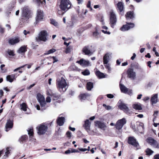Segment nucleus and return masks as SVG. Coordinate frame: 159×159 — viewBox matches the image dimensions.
I'll return each mask as SVG.
<instances>
[{
	"label": "nucleus",
	"instance_id": "6e6552de",
	"mask_svg": "<svg viewBox=\"0 0 159 159\" xmlns=\"http://www.w3.org/2000/svg\"><path fill=\"white\" fill-rule=\"evenodd\" d=\"M118 104V107L120 110H123L127 114L129 113V109L126 104L120 101L119 102Z\"/></svg>",
	"mask_w": 159,
	"mask_h": 159
},
{
	"label": "nucleus",
	"instance_id": "09e8293b",
	"mask_svg": "<svg viewBox=\"0 0 159 159\" xmlns=\"http://www.w3.org/2000/svg\"><path fill=\"white\" fill-rule=\"evenodd\" d=\"M106 64V65H105V67L106 68V69H107L108 72H110L111 70V67L110 66L109 64H107H107Z\"/></svg>",
	"mask_w": 159,
	"mask_h": 159
},
{
	"label": "nucleus",
	"instance_id": "2eb2a0df",
	"mask_svg": "<svg viewBox=\"0 0 159 159\" xmlns=\"http://www.w3.org/2000/svg\"><path fill=\"white\" fill-rule=\"evenodd\" d=\"M95 125L96 126L102 129L105 130L107 126L104 122L100 121H96L95 122Z\"/></svg>",
	"mask_w": 159,
	"mask_h": 159
},
{
	"label": "nucleus",
	"instance_id": "8fccbe9b",
	"mask_svg": "<svg viewBox=\"0 0 159 159\" xmlns=\"http://www.w3.org/2000/svg\"><path fill=\"white\" fill-rule=\"evenodd\" d=\"M33 1L38 6H39L42 3L41 0H33Z\"/></svg>",
	"mask_w": 159,
	"mask_h": 159
},
{
	"label": "nucleus",
	"instance_id": "4c0bfd02",
	"mask_svg": "<svg viewBox=\"0 0 159 159\" xmlns=\"http://www.w3.org/2000/svg\"><path fill=\"white\" fill-rule=\"evenodd\" d=\"M28 138V136L27 135H24L22 136L20 139L19 140L20 142H21L22 143L24 142H25Z\"/></svg>",
	"mask_w": 159,
	"mask_h": 159
},
{
	"label": "nucleus",
	"instance_id": "473e14b6",
	"mask_svg": "<svg viewBox=\"0 0 159 159\" xmlns=\"http://www.w3.org/2000/svg\"><path fill=\"white\" fill-rule=\"evenodd\" d=\"M86 87L88 90H90L93 88V83L91 82H87Z\"/></svg>",
	"mask_w": 159,
	"mask_h": 159
},
{
	"label": "nucleus",
	"instance_id": "a211bd4d",
	"mask_svg": "<svg viewBox=\"0 0 159 159\" xmlns=\"http://www.w3.org/2000/svg\"><path fill=\"white\" fill-rule=\"evenodd\" d=\"M20 41V39L18 37H15L10 39L8 41L9 43L11 45H13L18 43Z\"/></svg>",
	"mask_w": 159,
	"mask_h": 159
},
{
	"label": "nucleus",
	"instance_id": "e433bc0d",
	"mask_svg": "<svg viewBox=\"0 0 159 159\" xmlns=\"http://www.w3.org/2000/svg\"><path fill=\"white\" fill-rule=\"evenodd\" d=\"M89 96V94L87 93L82 94H80V99L82 100L85 99L87 97Z\"/></svg>",
	"mask_w": 159,
	"mask_h": 159
},
{
	"label": "nucleus",
	"instance_id": "1a4fd4ad",
	"mask_svg": "<svg viewBox=\"0 0 159 159\" xmlns=\"http://www.w3.org/2000/svg\"><path fill=\"white\" fill-rule=\"evenodd\" d=\"M127 77L132 80H134L136 78V72L132 68H129L127 71Z\"/></svg>",
	"mask_w": 159,
	"mask_h": 159
},
{
	"label": "nucleus",
	"instance_id": "ddd939ff",
	"mask_svg": "<svg viewBox=\"0 0 159 159\" xmlns=\"http://www.w3.org/2000/svg\"><path fill=\"white\" fill-rule=\"evenodd\" d=\"M128 142L129 144L136 147L139 146V144L138 142L136 141V139L133 137H129Z\"/></svg>",
	"mask_w": 159,
	"mask_h": 159
},
{
	"label": "nucleus",
	"instance_id": "cd10ccee",
	"mask_svg": "<svg viewBox=\"0 0 159 159\" xmlns=\"http://www.w3.org/2000/svg\"><path fill=\"white\" fill-rule=\"evenodd\" d=\"M3 152H5V154L4 155V157H8V156L11 154V150L10 148L7 147L5 149L2 150Z\"/></svg>",
	"mask_w": 159,
	"mask_h": 159
},
{
	"label": "nucleus",
	"instance_id": "f704fd0d",
	"mask_svg": "<svg viewBox=\"0 0 159 159\" xmlns=\"http://www.w3.org/2000/svg\"><path fill=\"white\" fill-rule=\"evenodd\" d=\"M133 108L136 110H141L142 107L140 104H135L133 105Z\"/></svg>",
	"mask_w": 159,
	"mask_h": 159
},
{
	"label": "nucleus",
	"instance_id": "864d4df0",
	"mask_svg": "<svg viewBox=\"0 0 159 159\" xmlns=\"http://www.w3.org/2000/svg\"><path fill=\"white\" fill-rule=\"evenodd\" d=\"M87 7L88 8H89L91 11L92 10V8L91 7V2L90 1H89L88 2Z\"/></svg>",
	"mask_w": 159,
	"mask_h": 159
},
{
	"label": "nucleus",
	"instance_id": "5701e85b",
	"mask_svg": "<svg viewBox=\"0 0 159 159\" xmlns=\"http://www.w3.org/2000/svg\"><path fill=\"white\" fill-rule=\"evenodd\" d=\"M117 10L120 12H122L124 11V7L123 3L121 2H119L117 4Z\"/></svg>",
	"mask_w": 159,
	"mask_h": 159
},
{
	"label": "nucleus",
	"instance_id": "dca6fc26",
	"mask_svg": "<svg viewBox=\"0 0 159 159\" xmlns=\"http://www.w3.org/2000/svg\"><path fill=\"white\" fill-rule=\"evenodd\" d=\"M76 63L79 64L82 66H87L90 65V63L89 61L85 60L83 59H81L79 61H77Z\"/></svg>",
	"mask_w": 159,
	"mask_h": 159
},
{
	"label": "nucleus",
	"instance_id": "c9c22d12",
	"mask_svg": "<svg viewBox=\"0 0 159 159\" xmlns=\"http://www.w3.org/2000/svg\"><path fill=\"white\" fill-rule=\"evenodd\" d=\"M137 125H138V128L141 131H143L144 129V124L143 123L140 122H137Z\"/></svg>",
	"mask_w": 159,
	"mask_h": 159
},
{
	"label": "nucleus",
	"instance_id": "4d7b16f0",
	"mask_svg": "<svg viewBox=\"0 0 159 159\" xmlns=\"http://www.w3.org/2000/svg\"><path fill=\"white\" fill-rule=\"evenodd\" d=\"M71 133L70 132V131H68L66 133V135H67V137L69 138H70L71 137Z\"/></svg>",
	"mask_w": 159,
	"mask_h": 159
},
{
	"label": "nucleus",
	"instance_id": "c85d7f7f",
	"mask_svg": "<svg viewBox=\"0 0 159 159\" xmlns=\"http://www.w3.org/2000/svg\"><path fill=\"white\" fill-rule=\"evenodd\" d=\"M25 12L26 13H31V10H30L28 6H25L22 9V12Z\"/></svg>",
	"mask_w": 159,
	"mask_h": 159
},
{
	"label": "nucleus",
	"instance_id": "b1692460",
	"mask_svg": "<svg viewBox=\"0 0 159 159\" xmlns=\"http://www.w3.org/2000/svg\"><path fill=\"white\" fill-rule=\"evenodd\" d=\"M147 142L149 143L150 145H157L156 147L158 148V144H157V142L155 140L151 138H148L147 139Z\"/></svg>",
	"mask_w": 159,
	"mask_h": 159
},
{
	"label": "nucleus",
	"instance_id": "ea45409f",
	"mask_svg": "<svg viewBox=\"0 0 159 159\" xmlns=\"http://www.w3.org/2000/svg\"><path fill=\"white\" fill-rule=\"evenodd\" d=\"M7 52L10 56H13L15 55L14 54V52L13 50L8 49L7 50Z\"/></svg>",
	"mask_w": 159,
	"mask_h": 159
},
{
	"label": "nucleus",
	"instance_id": "2f4dec72",
	"mask_svg": "<svg viewBox=\"0 0 159 159\" xmlns=\"http://www.w3.org/2000/svg\"><path fill=\"white\" fill-rule=\"evenodd\" d=\"M26 47L25 46L21 47L18 50L17 52L19 53L25 52L26 51Z\"/></svg>",
	"mask_w": 159,
	"mask_h": 159
},
{
	"label": "nucleus",
	"instance_id": "de8ad7c7",
	"mask_svg": "<svg viewBox=\"0 0 159 159\" xmlns=\"http://www.w3.org/2000/svg\"><path fill=\"white\" fill-rule=\"evenodd\" d=\"M28 134L30 137L33 136L34 134L33 129H30L29 130H28Z\"/></svg>",
	"mask_w": 159,
	"mask_h": 159
},
{
	"label": "nucleus",
	"instance_id": "412c9836",
	"mask_svg": "<svg viewBox=\"0 0 159 159\" xmlns=\"http://www.w3.org/2000/svg\"><path fill=\"white\" fill-rule=\"evenodd\" d=\"M56 121L57 124L60 126H61L63 125L65 122V118L63 117H59L57 118Z\"/></svg>",
	"mask_w": 159,
	"mask_h": 159
},
{
	"label": "nucleus",
	"instance_id": "7c9ffc66",
	"mask_svg": "<svg viewBox=\"0 0 159 159\" xmlns=\"http://www.w3.org/2000/svg\"><path fill=\"white\" fill-rule=\"evenodd\" d=\"M60 97L59 94L57 93H52V97L54 100H57Z\"/></svg>",
	"mask_w": 159,
	"mask_h": 159
},
{
	"label": "nucleus",
	"instance_id": "bf43d9fd",
	"mask_svg": "<svg viewBox=\"0 0 159 159\" xmlns=\"http://www.w3.org/2000/svg\"><path fill=\"white\" fill-rule=\"evenodd\" d=\"M52 58L53 59V63L57 62L58 61V60L57 58H56V57H52Z\"/></svg>",
	"mask_w": 159,
	"mask_h": 159
},
{
	"label": "nucleus",
	"instance_id": "37998d69",
	"mask_svg": "<svg viewBox=\"0 0 159 159\" xmlns=\"http://www.w3.org/2000/svg\"><path fill=\"white\" fill-rule=\"evenodd\" d=\"M56 51V50L55 49L52 48L48 51V52L47 53H44V54L45 55H48L49 54L54 52Z\"/></svg>",
	"mask_w": 159,
	"mask_h": 159
},
{
	"label": "nucleus",
	"instance_id": "72a5a7b5",
	"mask_svg": "<svg viewBox=\"0 0 159 159\" xmlns=\"http://www.w3.org/2000/svg\"><path fill=\"white\" fill-rule=\"evenodd\" d=\"M77 69V67L74 64H72L68 68V70L69 71L76 70Z\"/></svg>",
	"mask_w": 159,
	"mask_h": 159
},
{
	"label": "nucleus",
	"instance_id": "393cba45",
	"mask_svg": "<svg viewBox=\"0 0 159 159\" xmlns=\"http://www.w3.org/2000/svg\"><path fill=\"white\" fill-rule=\"evenodd\" d=\"M96 76L99 79H102L106 77L107 75H105L104 73L101 72L99 70L95 72Z\"/></svg>",
	"mask_w": 159,
	"mask_h": 159
},
{
	"label": "nucleus",
	"instance_id": "9d476101",
	"mask_svg": "<svg viewBox=\"0 0 159 159\" xmlns=\"http://www.w3.org/2000/svg\"><path fill=\"white\" fill-rule=\"evenodd\" d=\"M44 13L43 11L38 9L37 11L36 16V23H37L43 19Z\"/></svg>",
	"mask_w": 159,
	"mask_h": 159
},
{
	"label": "nucleus",
	"instance_id": "9b49d317",
	"mask_svg": "<svg viewBox=\"0 0 159 159\" xmlns=\"http://www.w3.org/2000/svg\"><path fill=\"white\" fill-rule=\"evenodd\" d=\"M134 26V24L131 23H127V24L124 25L121 27L120 30L122 31L128 30L131 28H133Z\"/></svg>",
	"mask_w": 159,
	"mask_h": 159
},
{
	"label": "nucleus",
	"instance_id": "0e129e2a",
	"mask_svg": "<svg viewBox=\"0 0 159 159\" xmlns=\"http://www.w3.org/2000/svg\"><path fill=\"white\" fill-rule=\"evenodd\" d=\"M23 33L25 35H26L28 34H29L30 33V32L29 31H27L26 30H24L23 31Z\"/></svg>",
	"mask_w": 159,
	"mask_h": 159
},
{
	"label": "nucleus",
	"instance_id": "f8f14e48",
	"mask_svg": "<svg viewBox=\"0 0 159 159\" xmlns=\"http://www.w3.org/2000/svg\"><path fill=\"white\" fill-rule=\"evenodd\" d=\"M32 15V13H26L25 12H22V21L25 22L31 17Z\"/></svg>",
	"mask_w": 159,
	"mask_h": 159
},
{
	"label": "nucleus",
	"instance_id": "6e6d98bb",
	"mask_svg": "<svg viewBox=\"0 0 159 159\" xmlns=\"http://www.w3.org/2000/svg\"><path fill=\"white\" fill-rule=\"evenodd\" d=\"M102 31L105 34H111L109 31H107V30H102Z\"/></svg>",
	"mask_w": 159,
	"mask_h": 159
},
{
	"label": "nucleus",
	"instance_id": "a19ab883",
	"mask_svg": "<svg viewBox=\"0 0 159 159\" xmlns=\"http://www.w3.org/2000/svg\"><path fill=\"white\" fill-rule=\"evenodd\" d=\"M6 80L10 83L12 82L14 80L11 76V75H9L7 76Z\"/></svg>",
	"mask_w": 159,
	"mask_h": 159
},
{
	"label": "nucleus",
	"instance_id": "774afa93",
	"mask_svg": "<svg viewBox=\"0 0 159 159\" xmlns=\"http://www.w3.org/2000/svg\"><path fill=\"white\" fill-rule=\"evenodd\" d=\"M157 113H158L157 111H156L154 112V113L153 114V116L154 117V119H155L156 118V116H157Z\"/></svg>",
	"mask_w": 159,
	"mask_h": 159
},
{
	"label": "nucleus",
	"instance_id": "680f3d73",
	"mask_svg": "<svg viewBox=\"0 0 159 159\" xmlns=\"http://www.w3.org/2000/svg\"><path fill=\"white\" fill-rule=\"evenodd\" d=\"M62 11V10H58L57 11L58 14L59 15H63L64 13Z\"/></svg>",
	"mask_w": 159,
	"mask_h": 159
},
{
	"label": "nucleus",
	"instance_id": "052dcab7",
	"mask_svg": "<svg viewBox=\"0 0 159 159\" xmlns=\"http://www.w3.org/2000/svg\"><path fill=\"white\" fill-rule=\"evenodd\" d=\"M107 97L110 98H112L114 97V96L111 94H109L107 95Z\"/></svg>",
	"mask_w": 159,
	"mask_h": 159
},
{
	"label": "nucleus",
	"instance_id": "0eeeda50",
	"mask_svg": "<svg viewBox=\"0 0 159 159\" xmlns=\"http://www.w3.org/2000/svg\"><path fill=\"white\" fill-rule=\"evenodd\" d=\"M126 122V120L125 118H123L118 120L115 125L116 129H122Z\"/></svg>",
	"mask_w": 159,
	"mask_h": 159
},
{
	"label": "nucleus",
	"instance_id": "f03ea898",
	"mask_svg": "<svg viewBox=\"0 0 159 159\" xmlns=\"http://www.w3.org/2000/svg\"><path fill=\"white\" fill-rule=\"evenodd\" d=\"M71 3L69 0H61L60 7L63 11H67L71 8Z\"/></svg>",
	"mask_w": 159,
	"mask_h": 159
},
{
	"label": "nucleus",
	"instance_id": "4468645a",
	"mask_svg": "<svg viewBox=\"0 0 159 159\" xmlns=\"http://www.w3.org/2000/svg\"><path fill=\"white\" fill-rule=\"evenodd\" d=\"M13 126V123L12 120L9 119L7 120L5 126V130L7 132L11 129Z\"/></svg>",
	"mask_w": 159,
	"mask_h": 159
},
{
	"label": "nucleus",
	"instance_id": "7ed1b4c3",
	"mask_svg": "<svg viewBox=\"0 0 159 159\" xmlns=\"http://www.w3.org/2000/svg\"><path fill=\"white\" fill-rule=\"evenodd\" d=\"M47 35L46 31L44 30L42 31L39 34L38 36L36 38V40L38 42L41 41L46 42L47 40Z\"/></svg>",
	"mask_w": 159,
	"mask_h": 159
},
{
	"label": "nucleus",
	"instance_id": "5fc2aeb1",
	"mask_svg": "<svg viewBox=\"0 0 159 159\" xmlns=\"http://www.w3.org/2000/svg\"><path fill=\"white\" fill-rule=\"evenodd\" d=\"M51 23L53 25H54L57 26L58 25V23L57 22H56L54 20H51Z\"/></svg>",
	"mask_w": 159,
	"mask_h": 159
},
{
	"label": "nucleus",
	"instance_id": "338daca9",
	"mask_svg": "<svg viewBox=\"0 0 159 159\" xmlns=\"http://www.w3.org/2000/svg\"><path fill=\"white\" fill-rule=\"evenodd\" d=\"M78 149L80 151H81L82 152H85L87 150V149L86 148H78Z\"/></svg>",
	"mask_w": 159,
	"mask_h": 159
},
{
	"label": "nucleus",
	"instance_id": "4be33fe9",
	"mask_svg": "<svg viewBox=\"0 0 159 159\" xmlns=\"http://www.w3.org/2000/svg\"><path fill=\"white\" fill-rule=\"evenodd\" d=\"M158 95L157 94H153L151 99V102L152 105L156 104L157 102Z\"/></svg>",
	"mask_w": 159,
	"mask_h": 159
},
{
	"label": "nucleus",
	"instance_id": "bb28decb",
	"mask_svg": "<svg viewBox=\"0 0 159 159\" xmlns=\"http://www.w3.org/2000/svg\"><path fill=\"white\" fill-rule=\"evenodd\" d=\"M120 87L122 92L126 93L128 91V89L126 88L123 84H120Z\"/></svg>",
	"mask_w": 159,
	"mask_h": 159
},
{
	"label": "nucleus",
	"instance_id": "aec40b11",
	"mask_svg": "<svg viewBox=\"0 0 159 159\" xmlns=\"http://www.w3.org/2000/svg\"><path fill=\"white\" fill-rule=\"evenodd\" d=\"M91 122L89 121V120L87 119L84 121V123L83 126L86 130L88 132L90 130Z\"/></svg>",
	"mask_w": 159,
	"mask_h": 159
},
{
	"label": "nucleus",
	"instance_id": "e2e57ef3",
	"mask_svg": "<svg viewBox=\"0 0 159 159\" xmlns=\"http://www.w3.org/2000/svg\"><path fill=\"white\" fill-rule=\"evenodd\" d=\"M154 159H159V154L155 155L154 157Z\"/></svg>",
	"mask_w": 159,
	"mask_h": 159
},
{
	"label": "nucleus",
	"instance_id": "f3484780",
	"mask_svg": "<svg viewBox=\"0 0 159 159\" xmlns=\"http://www.w3.org/2000/svg\"><path fill=\"white\" fill-rule=\"evenodd\" d=\"M111 53H106L103 57V64H107L111 58Z\"/></svg>",
	"mask_w": 159,
	"mask_h": 159
},
{
	"label": "nucleus",
	"instance_id": "69168bd1",
	"mask_svg": "<svg viewBox=\"0 0 159 159\" xmlns=\"http://www.w3.org/2000/svg\"><path fill=\"white\" fill-rule=\"evenodd\" d=\"M11 77L13 80H15L17 77V76H16V74H15L11 75Z\"/></svg>",
	"mask_w": 159,
	"mask_h": 159
},
{
	"label": "nucleus",
	"instance_id": "39448f33",
	"mask_svg": "<svg viewBox=\"0 0 159 159\" xmlns=\"http://www.w3.org/2000/svg\"><path fill=\"white\" fill-rule=\"evenodd\" d=\"M48 129V126L44 124L39 125L37 127L38 134L39 135L45 134L47 132Z\"/></svg>",
	"mask_w": 159,
	"mask_h": 159
},
{
	"label": "nucleus",
	"instance_id": "58836bf2",
	"mask_svg": "<svg viewBox=\"0 0 159 159\" xmlns=\"http://www.w3.org/2000/svg\"><path fill=\"white\" fill-rule=\"evenodd\" d=\"M146 154L147 155L150 156L152 155L153 153L154 152L151 149L149 148H148L146 149Z\"/></svg>",
	"mask_w": 159,
	"mask_h": 159
},
{
	"label": "nucleus",
	"instance_id": "c756f323",
	"mask_svg": "<svg viewBox=\"0 0 159 159\" xmlns=\"http://www.w3.org/2000/svg\"><path fill=\"white\" fill-rule=\"evenodd\" d=\"M20 109L24 111H26L27 106L25 103L23 102L22 104H21L20 105Z\"/></svg>",
	"mask_w": 159,
	"mask_h": 159
},
{
	"label": "nucleus",
	"instance_id": "423d86ee",
	"mask_svg": "<svg viewBox=\"0 0 159 159\" xmlns=\"http://www.w3.org/2000/svg\"><path fill=\"white\" fill-rule=\"evenodd\" d=\"M37 99L39 102L41 106V110L45 109L44 108H43V107H45L46 103L44 97L40 93H38L37 94Z\"/></svg>",
	"mask_w": 159,
	"mask_h": 159
},
{
	"label": "nucleus",
	"instance_id": "3c124183",
	"mask_svg": "<svg viewBox=\"0 0 159 159\" xmlns=\"http://www.w3.org/2000/svg\"><path fill=\"white\" fill-rule=\"evenodd\" d=\"M93 35L94 37L96 38H98L99 34L97 31H95L93 33Z\"/></svg>",
	"mask_w": 159,
	"mask_h": 159
},
{
	"label": "nucleus",
	"instance_id": "c03bdc74",
	"mask_svg": "<svg viewBox=\"0 0 159 159\" xmlns=\"http://www.w3.org/2000/svg\"><path fill=\"white\" fill-rule=\"evenodd\" d=\"M82 74L84 75H88L90 74V72L89 70H86L82 72Z\"/></svg>",
	"mask_w": 159,
	"mask_h": 159
},
{
	"label": "nucleus",
	"instance_id": "a878e982",
	"mask_svg": "<svg viewBox=\"0 0 159 159\" xmlns=\"http://www.w3.org/2000/svg\"><path fill=\"white\" fill-rule=\"evenodd\" d=\"M125 16L127 19H132L134 17V14L133 11H129L127 12Z\"/></svg>",
	"mask_w": 159,
	"mask_h": 159
},
{
	"label": "nucleus",
	"instance_id": "13d9d810",
	"mask_svg": "<svg viewBox=\"0 0 159 159\" xmlns=\"http://www.w3.org/2000/svg\"><path fill=\"white\" fill-rule=\"evenodd\" d=\"M51 99L50 97L48 96L46 98V102H47L49 103L51 102Z\"/></svg>",
	"mask_w": 159,
	"mask_h": 159
},
{
	"label": "nucleus",
	"instance_id": "f257e3e1",
	"mask_svg": "<svg viewBox=\"0 0 159 159\" xmlns=\"http://www.w3.org/2000/svg\"><path fill=\"white\" fill-rule=\"evenodd\" d=\"M57 88L61 92H64L67 88V84L65 77L62 76L58 78L56 80Z\"/></svg>",
	"mask_w": 159,
	"mask_h": 159
},
{
	"label": "nucleus",
	"instance_id": "603ef678",
	"mask_svg": "<svg viewBox=\"0 0 159 159\" xmlns=\"http://www.w3.org/2000/svg\"><path fill=\"white\" fill-rule=\"evenodd\" d=\"M103 106L105 107V108L107 110H110L111 109V107L110 106H107L105 104H103Z\"/></svg>",
	"mask_w": 159,
	"mask_h": 159
},
{
	"label": "nucleus",
	"instance_id": "a18cd8bd",
	"mask_svg": "<svg viewBox=\"0 0 159 159\" xmlns=\"http://www.w3.org/2000/svg\"><path fill=\"white\" fill-rule=\"evenodd\" d=\"M117 130L116 131V133L120 137L121 136L122 130L121 129H116Z\"/></svg>",
	"mask_w": 159,
	"mask_h": 159
},
{
	"label": "nucleus",
	"instance_id": "79ce46f5",
	"mask_svg": "<svg viewBox=\"0 0 159 159\" xmlns=\"http://www.w3.org/2000/svg\"><path fill=\"white\" fill-rule=\"evenodd\" d=\"M72 49V47L71 46L68 47L66 49L65 52L66 53H68L70 52Z\"/></svg>",
	"mask_w": 159,
	"mask_h": 159
},
{
	"label": "nucleus",
	"instance_id": "49530a36",
	"mask_svg": "<svg viewBox=\"0 0 159 159\" xmlns=\"http://www.w3.org/2000/svg\"><path fill=\"white\" fill-rule=\"evenodd\" d=\"M5 66V65L2 64L1 65L0 68L2 70V72L3 73H5L6 71V69H3V67Z\"/></svg>",
	"mask_w": 159,
	"mask_h": 159
},
{
	"label": "nucleus",
	"instance_id": "6ab92c4d",
	"mask_svg": "<svg viewBox=\"0 0 159 159\" xmlns=\"http://www.w3.org/2000/svg\"><path fill=\"white\" fill-rule=\"evenodd\" d=\"M82 52L86 55L90 56L93 54V52L90 50L88 46L84 47L82 49Z\"/></svg>",
	"mask_w": 159,
	"mask_h": 159
},
{
	"label": "nucleus",
	"instance_id": "20e7f679",
	"mask_svg": "<svg viewBox=\"0 0 159 159\" xmlns=\"http://www.w3.org/2000/svg\"><path fill=\"white\" fill-rule=\"evenodd\" d=\"M117 22V18L116 14L114 11L111 10L110 12V24L111 26L113 28H114Z\"/></svg>",
	"mask_w": 159,
	"mask_h": 159
}]
</instances>
